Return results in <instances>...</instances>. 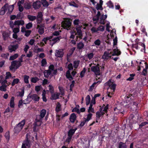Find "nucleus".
I'll use <instances>...</instances> for the list:
<instances>
[{"mask_svg":"<svg viewBox=\"0 0 148 148\" xmlns=\"http://www.w3.org/2000/svg\"><path fill=\"white\" fill-rule=\"evenodd\" d=\"M71 22L68 20L67 21H63L62 23V26L64 29L68 30L71 28Z\"/></svg>","mask_w":148,"mask_h":148,"instance_id":"f257e3e1","label":"nucleus"},{"mask_svg":"<svg viewBox=\"0 0 148 148\" xmlns=\"http://www.w3.org/2000/svg\"><path fill=\"white\" fill-rule=\"evenodd\" d=\"M99 65L97 64L96 66H93L91 67V71L94 72L96 75H99L100 74V70L99 68Z\"/></svg>","mask_w":148,"mask_h":148,"instance_id":"f03ea898","label":"nucleus"},{"mask_svg":"<svg viewBox=\"0 0 148 148\" xmlns=\"http://www.w3.org/2000/svg\"><path fill=\"white\" fill-rule=\"evenodd\" d=\"M41 6L40 1L38 0L34 2L32 4L33 8L35 10L39 9Z\"/></svg>","mask_w":148,"mask_h":148,"instance_id":"7ed1b4c3","label":"nucleus"},{"mask_svg":"<svg viewBox=\"0 0 148 148\" xmlns=\"http://www.w3.org/2000/svg\"><path fill=\"white\" fill-rule=\"evenodd\" d=\"M43 15L41 12L38 13L36 17V22L38 24H39L42 21L43 19Z\"/></svg>","mask_w":148,"mask_h":148,"instance_id":"20e7f679","label":"nucleus"},{"mask_svg":"<svg viewBox=\"0 0 148 148\" xmlns=\"http://www.w3.org/2000/svg\"><path fill=\"white\" fill-rule=\"evenodd\" d=\"M64 54L63 50L62 49H60L58 50H56L55 56L57 57L62 58Z\"/></svg>","mask_w":148,"mask_h":148,"instance_id":"39448f33","label":"nucleus"},{"mask_svg":"<svg viewBox=\"0 0 148 148\" xmlns=\"http://www.w3.org/2000/svg\"><path fill=\"white\" fill-rule=\"evenodd\" d=\"M45 25L44 24H41L40 25H37V28L38 29V32L40 35L42 34L44 32V27Z\"/></svg>","mask_w":148,"mask_h":148,"instance_id":"423d86ee","label":"nucleus"},{"mask_svg":"<svg viewBox=\"0 0 148 148\" xmlns=\"http://www.w3.org/2000/svg\"><path fill=\"white\" fill-rule=\"evenodd\" d=\"M8 6V3H6L5 5L1 8L0 10V15H3L6 11H7Z\"/></svg>","mask_w":148,"mask_h":148,"instance_id":"0eeeda50","label":"nucleus"},{"mask_svg":"<svg viewBox=\"0 0 148 148\" xmlns=\"http://www.w3.org/2000/svg\"><path fill=\"white\" fill-rule=\"evenodd\" d=\"M125 99H126V103H131L130 101V100L131 101H132L134 98V97L131 94H130L129 95H127L125 97Z\"/></svg>","mask_w":148,"mask_h":148,"instance_id":"6e6552de","label":"nucleus"},{"mask_svg":"<svg viewBox=\"0 0 148 148\" xmlns=\"http://www.w3.org/2000/svg\"><path fill=\"white\" fill-rule=\"evenodd\" d=\"M28 134L26 135V137L25 140L24 141V143H23L22 144H24L25 147H30L31 142L30 140H29L27 136Z\"/></svg>","mask_w":148,"mask_h":148,"instance_id":"1a4fd4ad","label":"nucleus"},{"mask_svg":"<svg viewBox=\"0 0 148 148\" xmlns=\"http://www.w3.org/2000/svg\"><path fill=\"white\" fill-rule=\"evenodd\" d=\"M111 56L109 55V53L108 52L105 51L104 52L102 58L104 60H108L109 58H110Z\"/></svg>","mask_w":148,"mask_h":148,"instance_id":"9d476101","label":"nucleus"},{"mask_svg":"<svg viewBox=\"0 0 148 148\" xmlns=\"http://www.w3.org/2000/svg\"><path fill=\"white\" fill-rule=\"evenodd\" d=\"M77 116L74 113H73L71 114L69 117V120L70 122L74 123L76 120Z\"/></svg>","mask_w":148,"mask_h":148,"instance_id":"9b49d317","label":"nucleus"},{"mask_svg":"<svg viewBox=\"0 0 148 148\" xmlns=\"http://www.w3.org/2000/svg\"><path fill=\"white\" fill-rule=\"evenodd\" d=\"M29 98H31L32 100L36 101H38L40 99V97L36 94H33L29 96Z\"/></svg>","mask_w":148,"mask_h":148,"instance_id":"f8f14e48","label":"nucleus"},{"mask_svg":"<svg viewBox=\"0 0 148 148\" xmlns=\"http://www.w3.org/2000/svg\"><path fill=\"white\" fill-rule=\"evenodd\" d=\"M18 47V44H16L14 45H11L10 48H9V50L10 52H12L13 51H15L17 49Z\"/></svg>","mask_w":148,"mask_h":148,"instance_id":"ddd939ff","label":"nucleus"},{"mask_svg":"<svg viewBox=\"0 0 148 148\" xmlns=\"http://www.w3.org/2000/svg\"><path fill=\"white\" fill-rule=\"evenodd\" d=\"M24 24V21L23 20H17L15 21L14 23V25H18L19 26L20 25H23Z\"/></svg>","mask_w":148,"mask_h":148,"instance_id":"4468645a","label":"nucleus"},{"mask_svg":"<svg viewBox=\"0 0 148 148\" xmlns=\"http://www.w3.org/2000/svg\"><path fill=\"white\" fill-rule=\"evenodd\" d=\"M82 26H79L78 27L76 26L75 29L77 31V33L79 36H82V31L81 29Z\"/></svg>","mask_w":148,"mask_h":148,"instance_id":"2eb2a0df","label":"nucleus"},{"mask_svg":"<svg viewBox=\"0 0 148 148\" xmlns=\"http://www.w3.org/2000/svg\"><path fill=\"white\" fill-rule=\"evenodd\" d=\"M77 130V128H75L74 129H71L69 130L68 132V136L72 137V136L75 133V131Z\"/></svg>","mask_w":148,"mask_h":148,"instance_id":"dca6fc26","label":"nucleus"},{"mask_svg":"<svg viewBox=\"0 0 148 148\" xmlns=\"http://www.w3.org/2000/svg\"><path fill=\"white\" fill-rule=\"evenodd\" d=\"M51 71L50 70H45L44 72V76L46 78H48L51 74Z\"/></svg>","mask_w":148,"mask_h":148,"instance_id":"f3484780","label":"nucleus"},{"mask_svg":"<svg viewBox=\"0 0 148 148\" xmlns=\"http://www.w3.org/2000/svg\"><path fill=\"white\" fill-rule=\"evenodd\" d=\"M121 54V52L117 48L113 50V53L112 54L113 56H119Z\"/></svg>","mask_w":148,"mask_h":148,"instance_id":"a211bd4d","label":"nucleus"},{"mask_svg":"<svg viewBox=\"0 0 148 148\" xmlns=\"http://www.w3.org/2000/svg\"><path fill=\"white\" fill-rule=\"evenodd\" d=\"M66 77L70 81L73 79V77L70 74V71H66Z\"/></svg>","mask_w":148,"mask_h":148,"instance_id":"6ab92c4d","label":"nucleus"},{"mask_svg":"<svg viewBox=\"0 0 148 148\" xmlns=\"http://www.w3.org/2000/svg\"><path fill=\"white\" fill-rule=\"evenodd\" d=\"M53 36H48L45 38H44L42 40V41L44 42L45 44L47 43V42L48 40H49L50 41H51V39H52L53 38Z\"/></svg>","mask_w":148,"mask_h":148,"instance_id":"aec40b11","label":"nucleus"},{"mask_svg":"<svg viewBox=\"0 0 148 148\" xmlns=\"http://www.w3.org/2000/svg\"><path fill=\"white\" fill-rule=\"evenodd\" d=\"M61 38V36H59L53 38L51 40V41H53V42L52 43V45H54L57 42H59Z\"/></svg>","mask_w":148,"mask_h":148,"instance_id":"412c9836","label":"nucleus"},{"mask_svg":"<svg viewBox=\"0 0 148 148\" xmlns=\"http://www.w3.org/2000/svg\"><path fill=\"white\" fill-rule=\"evenodd\" d=\"M40 2L41 5H42L44 7L47 8L49 5V4L46 0H41Z\"/></svg>","mask_w":148,"mask_h":148,"instance_id":"4be33fe9","label":"nucleus"},{"mask_svg":"<svg viewBox=\"0 0 148 148\" xmlns=\"http://www.w3.org/2000/svg\"><path fill=\"white\" fill-rule=\"evenodd\" d=\"M14 97H12L10 99V106L11 108H14Z\"/></svg>","mask_w":148,"mask_h":148,"instance_id":"5701e85b","label":"nucleus"},{"mask_svg":"<svg viewBox=\"0 0 148 148\" xmlns=\"http://www.w3.org/2000/svg\"><path fill=\"white\" fill-rule=\"evenodd\" d=\"M61 110V105L60 102H58L56 106L55 111L56 112H58L60 111Z\"/></svg>","mask_w":148,"mask_h":148,"instance_id":"b1692460","label":"nucleus"},{"mask_svg":"<svg viewBox=\"0 0 148 148\" xmlns=\"http://www.w3.org/2000/svg\"><path fill=\"white\" fill-rule=\"evenodd\" d=\"M32 5L31 2L26 3L24 5V8L26 10H29L31 8Z\"/></svg>","mask_w":148,"mask_h":148,"instance_id":"393cba45","label":"nucleus"},{"mask_svg":"<svg viewBox=\"0 0 148 148\" xmlns=\"http://www.w3.org/2000/svg\"><path fill=\"white\" fill-rule=\"evenodd\" d=\"M25 123V120L24 119L22 120L21 122H19L16 125L22 129Z\"/></svg>","mask_w":148,"mask_h":148,"instance_id":"a878e982","label":"nucleus"},{"mask_svg":"<svg viewBox=\"0 0 148 148\" xmlns=\"http://www.w3.org/2000/svg\"><path fill=\"white\" fill-rule=\"evenodd\" d=\"M46 110L45 109H42V110L40 112V114L39 115L41 118H43L46 113Z\"/></svg>","mask_w":148,"mask_h":148,"instance_id":"bb28decb","label":"nucleus"},{"mask_svg":"<svg viewBox=\"0 0 148 148\" xmlns=\"http://www.w3.org/2000/svg\"><path fill=\"white\" fill-rule=\"evenodd\" d=\"M84 44L81 42L77 44V48L79 50L82 49L84 48Z\"/></svg>","mask_w":148,"mask_h":148,"instance_id":"cd10ccee","label":"nucleus"},{"mask_svg":"<svg viewBox=\"0 0 148 148\" xmlns=\"http://www.w3.org/2000/svg\"><path fill=\"white\" fill-rule=\"evenodd\" d=\"M27 18L31 21H33L36 20V17L35 16H32L30 15H28L27 16Z\"/></svg>","mask_w":148,"mask_h":148,"instance_id":"c85d7f7f","label":"nucleus"},{"mask_svg":"<svg viewBox=\"0 0 148 148\" xmlns=\"http://www.w3.org/2000/svg\"><path fill=\"white\" fill-rule=\"evenodd\" d=\"M118 147L119 148H127V146L125 143L121 142L119 143Z\"/></svg>","mask_w":148,"mask_h":148,"instance_id":"c756f323","label":"nucleus"},{"mask_svg":"<svg viewBox=\"0 0 148 148\" xmlns=\"http://www.w3.org/2000/svg\"><path fill=\"white\" fill-rule=\"evenodd\" d=\"M15 61H12L11 62V65L9 67L10 69V70L12 71L13 69L15 68Z\"/></svg>","mask_w":148,"mask_h":148,"instance_id":"7c9ffc66","label":"nucleus"},{"mask_svg":"<svg viewBox=\"0 0 148 148\" xmlns=\"http://www.w3.org/2000/svg\"><path fill=\"white\" fill-rule=\"evenodd\" d=\"M20 82V80L18 78H16L14 79L11 83L12 86H14L16 84H18Z\"/></svg>","mask_w":148,"mask_h":148,"instance_id":"2f4dec72","label":"nucleus"},{"mask_svg":"<svg viewBox=\"0 0 148 148\" xmlns=\"http://www.w3.org/2000/svg\"><path fill=\"white\" fill-rule=\"evenodd\" d=\"M46 91L44 89L43 90L42 94V100L44 102H46L47 101V99L46 97Z\"/></svg>","mask_w":148,"mask_h":148,"instance_id":"473e14b6","label":"nucleus"},{"mask_svg":"<svg viewBox=\"0 0 148 148\" xmlns=\"http://www.w3.org/2000/svg\"><path fill=\"white\" fill-rule=\"evenodd\" d=\"M96 122L97 123L98 122V120H99L100 117L101 116L100 112L99 111L97 112L96 113Z\"/></svg>","mask_w":148,"mask_h":148,"instance_id":"72a5a7b5","label":"nucleus"},{"mask_svg":"<svg viewBox=\"0 0 148 148\" xmlns=\"http://www.w3.org/2000/svg\"><path fill=\"white\" fill-rule=\"evenodd\" d=\"M90 99H91L90 95H87L86 98V105H88L90 103Z\"/></svg>","mask_w":148,"mask_h":148,"instance_id":"f704fd0d","label":"nucleus"},{"mask_svg":"<svg viewBox=\"0 0 148 148\" xmlns=\"http://www.w3.org/2000/svg\"><path fill=\"white\" fill-rule=\"evenodd\" d=\"M14 61H15V69H18L20 66L22 65L21 62L19 61H17V60H14Z\"/></svg>","mask_w":148,"mask_h":148,"instance_id":"c9c22d12","label":"nucleus"},{"mask_svg":"<svg viewBox=\"0 0 148 148\" xmlns=\"http://www.w3.org/2000/svg\"><path fill=\"white\" fill-rule=\"evenodd\" d=\"M22 129L20 127L16 125L14 128V130L15 133H17L19 132Z\"/></svg>","mask_w":148,"mask_h":148,"instance_id":"e433bc0d","label":"nucleus"},{"mask_svg":"<svg viewBox=\"0 0 148 148\" xmlns=\"http://www.w3.org/2000/svg\"><path fill=\"white\" fill-rule=\"evenodd\" d=\"M7 86L6 85H2L0 86V90L3 91H6L7 90Z\"/></svg>","mask_w":148,"mask_h":148,"instance_id":"4c0bfd02","label":"nucleus"},{"mask_svg":"<svg viewBox=\"0 0 148 148\" xmlns=\"http://www.w3.org/2000/svg\"><path fill=\"white\" fill-rule=\"evenodd\" d=\"M29 76L27 75H24V81L26 84L29 83Z\"/></svg>","mask_w":148,"mask_h":148,"instance_id":"58836bf2","label":"nucleus"},{"mask_svg":"<svg viewBox=\"0 0 148 148\" xmlns=\"http://www.w3.org/2000/svg\"><path fill=\"white\" fill-rule=\"evenodd\" d=\"M39 80V79L37 77H35L31 78V81L33 83H35Z\"/></svg>","mask_w":148,"mask_h":148,"instance_id":"ea45409f","label":"nucleus"},{"mask_svg":"<svg viewBox=\"0 0 148 148\" xmlns=\"http://www.w3.org/2000/svg\"><path fill=\"white\" fill-rule=\"evenodd\" d=\"M92 116V114L89 113L87 115L86 119L85 118H84V119H85L86 121L88 122L90 120V119H91Z\"/></svg>","mask_w":148,"mask_h":148,"instance_id":"a19ab883","label":"nucleus"},{"mask_svg":"<svg viewBox=\"0 0 148 148\" xmlns=\"http://www.w3.org/2000/svg\"><path fill=\"white\" fill-rule=\"evenodd\" d=\"M18 54L17 53L15 54L13 56L10 57V60H13L16 58L18 57Z\"/></svg>","mask_w":148,"mask_h":148,"instance_id":"79ce46f5","label":"nucleus"},{"mask_svg":"<svg viewBox=\"0 0 148 148\" xmlns=\"http://www.w3.org/2000/svg\"><path fill=\"white\" fill-rule=\"evenodd\" d=\"M8 12L9 13H11L14 8V5H10L8 6Z\"/></svg>","mask_w":148,"mask_h":148,"instance_id":"37998d69","label":"nucleus"},{"mask_svg":"<svg viewBox=\"0 0 148 148\" xmlns=\"http://www.w3.org/2000/svg\"><path fill=\"white\" fill-rule=\"evenodd\" d=\"M6 140L7 141H8L10 139V132L9 131H8L6 132L4 136Z\"/></svg>","mask_w":148,"mask_h":148,"instance_id":"c03bdc74","label":"nucleus"},{"mask_svg":"<svg viewBox=\"0 0 148 148\" xmlns=\"http://www.w3.org/2000/svg\"><path fill=\"white\" fill-rule=\"evenodd\" d=\"M43 118H41L39 115L36 116L35 121L37 122H42Z\"/></svg>","mask_w":148,"mask_h":148,"instance_id":"a18cd8bd","label":"nucleus"},{"mask_svg":"<svg viewBox=\"0 0 148 148\" xmlns=\"http://www.w3.org/2000/svg\"><path fill=\"white\" fill-rule=\"evenodd\" d=\"M135 75L134 74H130V77L127 79V81H132L134 79V77L135 76Z\"/></svg>","mask_w":148,"mask_h":148,"instance_id":"49530a36","label":"nucleus"},{"mask_svg":"<svg viewBox=\"0 0 148 148\" xmlns=\"http://www.w3.org/2000/svg\"><path fill=\"white\" fill-rule=\"evenodd\" d=\"M80 61L79 60L75 61L73 62V66L75 68H77L79 64Z\"/></svg>","mask_w":148,"mask_h":148,"instance_id":"de8ad7c7","label":"nucleus"},{"mask_svg":"<svg viewBox=\"0 0 148 148\" xmlns=\"http://www.w3.org/2000/svg\"><path fill=\"white\" fill-rule=\"evenodd\" d=\"M99 82V81H98L97 82H94L90 87L88 91H91L93 90L95 85H96L97 83Z\"/></svg>","mask_w":148,"mask_h":148,"instance_id":"09e8293b","label":"nucleus"},{"mask_svg":"<svg viewBox=\"0 0 148 148\" xmlns=\"http://www.w3.org/2000/svg\"><path fill=\"white\" fill-rule=\"evenodd\" d=\"M102 5L97 3L96 8L97 10H103V8L102 7Z\"/></svg>","mask_w":148,"mask_h":148,"instance_id":"8fccbe9b","label":"nucleus"},{"mask_svg":"<svg viewBox=\"0 0 148 148\" xmlns=\"http://www.w3.org/2000/svg\"><path fill=\"white\" fill-rule=\"evenodd\" d=\"M48 87L51 93H53L54 92V89L53 86L51 85H49Z\"/></svg>","mask_w":148,"mask_h":148,"instance_id":"3c124183","label":"nucleus"},{"mask_svg":"<svg viewBox=\"0 0 148 148\" xmlns=\"http://www.w3.org/2000/svg\"><path fill=\"white\" fill-rule=\"evenodd\" d=\"M86 69L84 68L82 71L80 73V77L82 78L84 76V75L86 71Z\"/></svg>","mask_w":148,"mask_h":148,"instance_id":"603ef678","label":"nucleus"},{"mask_svg":"<svg viewBox=\"0 0 148 148\" xmlns=\"http://www.w3.org/2000/svg\"><path fill=\"white\" fill-rule=\"evenodd\" d=\"M21 91H19L18 92L19 93V96L20 97H23L24 96V88H23V89H21Z\"/></svg>","mask_w":148,"mask_h":148,"instance_id":"864d4df0","label":"nucleus"},{"mask_svg":"<svg viewBox=\"0 0 148 148\" xmlns=\"http://www.w3.org/2000/svg\"><path fill=\"white\" fill-rule=\"evenodd\" d=\"M108 6L110 8H113L114 6V5L111 1H109L107 3Z\"/></svg>","mask_w":148,"mask_h":148,"instance_id":"5fc2aeb1","label":"nucleus"},{"mask_svg":"<svg viewBox=\"0 0 148 148\" xmlns=\"http://www.w3.org/2000/svg\"><path fill=\"white\" fill-rule=\"evenodd\" d=\"M32 23L31 22H29L26 25V29H29L32 27Z\"/></svg>","mask_w":148,"mask_h":148,"instance_id":"6e6d98bb","label":"nucleus"},{"mask_svg":"<svg viewBox=\"0 0 148 148\" xmlns=\"http://www.w3.org/2000/svg\"><path fill=\"white\" fill-rule=\"evenodd\" d=\"M87 57L89 60H91L94 56V54L93 53H88L87 54Z\"/></svg>","mask_w":148,"mask_h":148,"instance_id":"4d7b16f0","label":"nucleus"},{"mask_svg":"<svg viewBox=\"0 0 148 148\" xmlns=\"http://www.w3.org/2000/svg\"><path fill=\"white\" fill-rule=\"evenodd\" d=\"M104 107H103V111L104 112L106 113H107L108 112V109L109 104H107L106 106H104Z\"/></svg>","mask_w":148,"mask_h":148,"instance_id":"13d9d810","label":"nucleus"},{"mask_svg":"<svg viewBox=\"0 0 148 148\" xmlns=\"http://www.w3.org/2000/svg\"><path fill=\"white\" fill-rule=\"evenodd\" d=\"M87 122H88L87 121H86V120L85 119H84V120L83 121L81 122L80 124L79 125V127H82Z\"/></svg>","mask_w":148,"mask_h":148,"instance_id":"bf43d9fd","label":"nucleus"},{"mask_svg":"<svg viewBox=\"0 0 148 148\" xmlns=\"http://www.w3.org/2000/svg\"><path fill=\"white\" fill-rule=\"evenodd\" d=\"M41 66H44L45 65L47 64V62L46 59H43L42 60L41 62Z\"/></svg>","mask_w":148,"mask_h":148,"instance_id":"052dcab7","label":"nucleus"},{"mask_svg":"<svg viewBox=\"0 0 148 148\" xmlns=\"http://www.w3.org/2000/svg\"><path fill=\"white\" fill-rule=\"evenodd\" d=\"M69 4L70 6H73L75 7H78L77 5L74 1L69 3Z\"/></svg>","mask_w":148,"mask_h":148,"instance_id":"680f3d73","label":"nucleus"},{"mask_svg":"<svg viewBox=\"0 0 148 148\" xmlns=\"http://www.w3.org/2000/svg\"><path fill=\"white\" fill-rule=\"evenodd\" d=\"M139 45H141L142 47L143 48V49H141V51H145V46L144 44L143 43H140Z\"/></svg>","mask_w":148,"mask_h":148,"instance_id":"e2e57ef3","label":"nucleus"},{"mask_svg":"<svg viewBox=\"0 0 148 148\" xmlns=\"http://www.w3.org/2000/svg\"><path fill=\"white\" fill-rule=\"evenodd\" d=\"M9 56V53H2L1 54V56L4 58L7 59Z\"/></svg>","mask_w":148,"mask_h":148,"instance_id":"0e129e2a","label":"nucleus"},{"mask_svg":"<svg viewBox=\"0 0 148 148\" xmlns=\"http://www.w3.org/2000/svg\"><path fill=\"white\" fill-rule=\"evenodd\" d=\"M80 21L79 19H76L73 22V24L75 25H79Z\"/></svg>","mask_w":148,"mask_h":148,"instance_id":"69168bd1","label":"nucleus"},{"mask_svg":"<svg viewBox=\"0 0 148 148\" xmlns=\"http://www.w3.org/2000/svg\"><path fill=\"white\" fill-rule=\"evenodd\" d=\"M25 32V36L26 37H28L31 33V31L30 30H27Z\"/></svg>","mask_w":148,"mask_h":148,"instance_id":"338daca9","label":"nucleus"},{"mask_svg":"<svg viewBox=\"0 0 148 148\" xmlns=\"http://www.w3.org/2000/svg\"><path fill=\"white\" fill-rule=\"evenodd\" d=\"M101 42L100 40L99 39H98L95 40L94 43L95 45L99 46L100 45Z\"/></svg>","mask_w":148,"mask_h":148,"instance_id":"774afa93","label":"nucleus"}]
</instances>
